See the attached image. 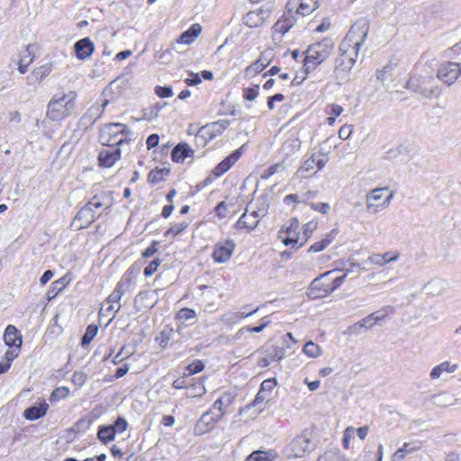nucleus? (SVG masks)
Masks as SVG:
<instances>
[{"mask_svg": "<svg viewBox=\"0 0 461 461\" xmlns=\"http://www.w3.org/2000/svg\"><path fill=\"white\" fill-rule=\"evenodd\" d=\"M294 3L288 1L285 5L284 14L277 19V21L271 27V36L274 41L280 42L283 37L287 33L296 22L295 15L294 14Z\"/></svg>", "mask_w": 461, "mask_h": 461, "instance_id": "7", "label": "nucleus"}, {"mask_svg": "<svg viewBox=\"0 0 461 461\" xmlns=\"http://www.w3.org/2000/svg\"><path fill=\"white\" fill-rule=\"evenodd\" d=\"M243 148H240L233 150L229 156H227L224 159H222L220 163H218L210 174L204 178L203 185H209L213 183L217 178L223 176L226 172H228L241 158L243 154Z\"/></svg>", "mask_w": 461, "mask_h": 461, "instance_id": "8", "label": "nucleus"}, {"mask_svg": "<svg viewBox=\"0 0 461 461\" xmlns=\"http://www.w3.org/2000/svg\"><path fill=\"white\" fill-rule=\"evenodd\" d=\"M194 155V150L185 142L178 143L171 152V159L175 163H182Z\"/></svg>", "mask_w": 461, "mask_h": 461, "instance_id": "28", "label": "nucleus"}, {"mask_svg": "<svg viewBox=\"0 0 461 461\" xmlns=\"http://www.w3.org/2000/svg\"><path fill=\"white\" fill-rule=\"evenodd\" d=\"M122 158L120 147L111 146L102 149L98 152V166L103 168H110Z\"/></svg>", "mask_w": 461, "mask_h": 461, "instance_id": "19", "label": "nucleus"}, {"mask_svg": "<svg viewBox=\"0 0 461 461\" xmlns=\"http://www.w3.org/2000/svg\"><path fill=\"white\" fill-rule=\"evenodd\" d=\"M33 61V56L30 51L27 50L26 54L20 59L18 63V70L24 74L28 70L29 65Z\"/></svg>", "mask_w": 461, "mask_h": 461, "instance_id": "52", "label": "nucleus"}, {"mask_svg": "<svg viewBox=\"0 0 461 461\" xmlns=\"http://www.w3.org/2000/svg\"><path fill=\"white\" fill-rule=\"evenodd\" d=\"M319 222L317 220L313 219L304 223L302 227L303 232L301 233L302 243L303 246L308 242L310 238L312 236L314 231L317 230Z\"/></svg>", "mask_w": 461, "mask_h": 461, "instance_id": "38", "label": "nucleus"}, {"mask_svg": "<svg viewBox=\"0 0 461 461\" xmlns=\"http://www.w3.org/2000/svg\"><path fill=\"white\" fill-rule=\"evenodd\" d=\"M303 352L312 358L318 357L322 353L321 347L313 341L306 342L303 348Z\"/></svg>", "mask_w": 461, "mask_h": 461, "instance_id": "42", "label": "nucleus"}, {"mask_svg": "<svg viewBox=\"0 0 461 461\" xmlns=\"http://www.w3.org/2000/svg\"><path fill=\"white\" fill-rule=\"evenodd\" d=\"M400 258L399 251H388L384 254L375 253L369 256L368 261L376 267H384L387 263L396 261Z\"/></svg>", "mask_w": 461, "mask_h": 461, "instance_id": "26", "label": "nucleus"}, {"mask_svg": "<svg viewBox=\"0 0 461 461\" xmlns=\"http://www.w3.org/2000/svg\"><path fill=\"white\" fill-rule=\"evenodd\" d=\"M385 318L384 313L373 312L369 314L368 316L365 317L359 321V325L361 327H372L374 326L377 321L383 320Z\"/></svg>", "mask_w": 461, "mask_h": 461, "instance_id": "43", "label": "nucleus"}, {"mask_svg": "<svg viewBox=\"0 0 461 461\" xmlns=\"http://www.w3.org/2000/svg\"><path fill=\"white\" fill-rule=\"evenodd\" d=\"M155 94L160 98H168L173 95V90L171 86H160L155 87Z\"/></svg>", "mask_w": 461, "mask_h": 461, "instance_id": "60", "label": "nucleus"}, {"mask_svg": "<svg viewBox=\"0 0 461 461\" xmlns=\"http://www.w3.org/2000/svg\"><path fill=\"white\" fill-rule=\"evenodd\" d=\"M221 419L222 412H215L212 410L205 411L194 426V434L200 436L209 432Z\"/></svg>", "mask_w": 461, "mask_h": 461, "instance_id": "17", "label": "nucleus"}, {"mask_svg": "<svg viewBox=\"0 0 461 461\" xmlns=\"http://www.w3.org/2000/svg\"><path fill=\"white\" fill-rule=\"evenodd\" d=\"M259 85H252L242 89V97L245 101H254L259 95Z\"/></svg>", "mask_w": 461, "mask_h": 461, "instance_id": "44", "label": "nucleus"}, {"mask_svg": "<svg viewBox=\"0 0 461 461\" xmlns=\"http://www.w3.org/2000/svg\"><path fill=\"white\" fill-rule=\"evenodd\" d=\"M129 423L123 417H118L111 425L99 426L97 430V438L103 444H108L114 440L116 434L123 433L127 430Z\"/></svg>", "mask_w": 461, "mask_h": 461, "instance_id": "12", "label": "nucleus"}, {"mask_svg": "<svg viewBox=\"0 0 461 461\" xmlns=\"http://www.w3.org/2000/svg\"><path fill=\"white\" fill-rule=\"evenodd\" d=\"M294 9V14L306 16L312 14L317 8L316 0H299L297 6Z\"/></svg>", "mask_w": 461, "mask_h": 461, "instance_id": "37", "label": "nucleus"}, {"mask_svg": "<svg viewBox=\"0 0 461 461\" xmlns=\"http://www.w3.org/2000/svg\"><path fill=\"white\" fill-rule=\"evenodd\" d=\"M196 317V312L194 310L187 307H184L180 309L175 316L176 321H186L191 319H194Z\"/></svg>", "mask_w": 461, "mask_h": 461, "instance_id": "45", "label": "nucleus"}, {"mask_svg": "<svg viewBox=\"0 0 461 461\" xmlns=\"http://www.w3.org/2000/svg\"><path fill=\"white\" fill-rule=\"evenodd\" d=\"M135 271L132 267H129L122 276L119 282L116 284L113 291L104 300L105 303H114L121 305L120 301L126 291L130 289L133 283Z\"/></svg>", "mask_w": 461, "mask_h": 461, "instance_id": "13", "label": "nucleus"}, {"mask_svg": "<svg viewBox=\"0 0 461 461\" xmlns=\"http://www.w3.org/2000/svg\"><path fill=\"white\" fill-rule=\"evenodd\" d=\"M435 81L432 76L421 77L419 75H411L406 82V88L420 92L426 97L438 96L441 90L438 86H430Z\"/></svg>", "mask_w": 461, "mask_h": 461, "instance_id": "9", "label": "nucleus"}, {"mask_svg": "<svg viewBox=\"0 0 461 461\" xmlns=\"http://www.w3.org/2000/svg\"><path fill=\"white\" fill-rule=\"evenodd\" d=\"M76 98L77 93L74 91L53 96L48 104L47 117L56 122L66 119L74 110Z\"/></svg>", "mask_w": 461, "mask_h": 461, "instance_id": "4", "label": "nucleus"}, {"mask_svg": "<svg viewBox=\"0 0 461 461\" xmlns=\"http://www.w3.org/2000/svg\"><path fill=\"white\" fill-rule=\"evenodd\" d=\"M336 270L327 271L311 283L307 294L311 299H321L331 294L339 288L347 278V274L335 276Z\"/></svg>", "mask_w": 461, "mask_h": 461, "instance_id": "1", "label": "nucleus"}, {"mask_svg": "<svg viewBox=\"0 0 461 461\" xmlns=\"http://www.w3.org/2000/svg\"><path fill=\"white\" fill-rule=\"evenodd\" d=\"M460 75L461 65L450 61L442 63L437 72V77L448 86L452 85Z\"/></svg>", "mask_w": 461, "mask_h": 461, "instance_id": "18", "label": "nucleus"}, {"mask_svg": "<svg viewBox=\"0 0 461 461\" xmlns=\"http://www.w3.org/2000/svg\"><path fill=\"white\" fill-rule=\"evenodd\" d=\"M338 234V230L333 229L329 233H327L322 239L315 241L308 248L309 253H318L323 251L327 249L335 240L336 235Z\"/></svg>", "mask_w": 461, "mask_h": 461, "instance_id": "29", "label": "nucleus"}, {"mask_svg": "<svg viewBox=\"0 0 461 461\" xmlns=\"http://www.w3.org/2000/svg\"><path fill=\"white\" fill-rule=\"evenodd\" d=\"M269 63L270 61L267 58L260 56L255 62L246 68V77H255L256 75L262 72L269 65Z\"/></svg>", "mask_w": 461, "mask_h": 461, "instance_id": "34", "label": "nucleus"}, {"mask_svg": "<svg viewBox=\"0 0 461 461\" xmlns=\"http://www.w3.org/2000/svg\"><path fill=\"white\" fill-rule=\"evenodd\" d=\"M234 396L230 393H222L212 404L210 410L215 412H222V417L226 414L227 409L232 404Z\"/></svg>", "mask_w": 461, "mask_h": 461, "instance_id": "31", "label": "nucleus"}, {"mask_svg": "<svg viewBox=\"0 0 461 461\" xmlns=\"http://www.w3.org/2000/svg\"><path fill=\"white\" fill-rule=\"evenodd\" d=\"M189 226V223L185 221L177 222H172L167 230L163 233V236L167 239H176L177 236L184 233Z\"/></svg>", "mask_w": 461, "mask_h": 461, "instance_id": "35", "label": "nucleus"}, {"mask_svg": "<svg viewBox=\"0 0 461 461\" xmlns=\"http://www.w3.org/2000/svg\"><path fill=\"white\" fill-rule=\"evenodd\" d=\"M85 206L87 209H90L92 212L97 213V211L102 209L104 206V203L100 196L95 195Z\"/></svg>", "mask_w": 461, "mask_h": 461, "instance_id": "51", "label": "nucleus"}, {"mask_svg": "<svg viewBox=\"0 0 461 461\" xmlns=\"http://www.w3.org/2000/svg\"><path fill=\"white\" fill-rule=\"evenodd\" d=\"M4 341L6 346L22 347L23 337L14 325H7L4 333Z\"/></svg>", "mask_w": 461, "mask_h": 461, "instance_id": "27", "label": "nucleus"}, {"mask_svg": "<svg viewBox=\"0 0 461 461\" xmlns=\"http://www.w3.org/2000/svg\"><path fill=\"white\" fill-rule=\"evenodd\" d=\"M231 203L227 201L220 202L214 208L215 215L218 219L222 220L229 216L230 214V207Z\"/></svg>", "mask_w": 461, "mask_h": 461, "instance_id": "47", "label": "nucleus"}, {"mask_svg": "<svg viewBox=\"0 0 461 461\" xmlns=\"http://www.w3.org/2000/svg\"><path fill=\"white\" fill-rule=\"evenodd\" d=\"M276 385L277 381L276 378H267L261 383L260 388L265 392L272 393Z\"/></svg>", "mask_w": 461, "mask_h": 461, "instance_id": "61", "label": "nucleus"}, {"mask_svg": "<svg viewBox=\"0 0 461 461\" xmlns=\"http://www.w3.org/2000/svg\"><path fill=\"white\" fill-rule=\"evenodd\" d=\"M230 126L228 120H218L201 127L194 135V144L198 149L205 148L212 140L221 136Z\"/></svg>", "mask_w": 461, "mask_h": 461, "instance_id": "5", "label": "nucleus"}, {"mask_svg": "<svg viewBox=\"0 0 461 461\" xmlns=\"http://www.w3.org/2000/svg\"><path fill=\"white\" fill-rule=\"evenodd\" d=\"M161 264V259L155 258L152 261H150L148 266L144 268L143 274L146 277L151 276L153 274H155L159 266Z\"/></svg>", "mask_w": 461, "mask_h": 461, "instance_id": "54", "label": "nucleus"}, {"mask_svg": "<svg viewBox=\"0 0 461 461\" xmlns=\"http://www.w3.org/2000/svg\"><path fill=\"white\" fill-rule=\"evenodd\" d=\"M393 195V192L389 191L387 187L375 188L366 195V206L369 210L376 212L389 204Z\"/></svg>", "mask_w": 461, "mask_h": 461, "instance_id": "14", "label": "nucleus"}, {"mask_svg": "<svg viewBox=\"0 0 461 461\" xmlns=\"http://www.w3.org/2000/svg\"><path fill=\"white\" fill-rule=\"evenodd\" d=\"M312 438L306 431L296 436L289 444L291 456L294 457H303L310 450Z\"/></svg>", "mask_w": 461, "mask_h": 461, "instance_id": "20", "label": "nucleus"}, {"mask_svg": "<svg viewBox=\"0 0 461 461\" xmlns=\"http://www.w3.org/2000/svg\"><path fill=\"white\" fill-rule=\"evenodd\" d=\"M344 112V108L338 104H329L324 109V113L327 114L325 120L326 124L333 126L336 122V118L339 117Z\"/></svg>", "mask_w": 461, "mask_h": 461, "instance_id": "36", "label": "nucleus"}, {"mask_svg": "<svg viewBox=\"0 0 461 461\" xmlns=\"http://www.w3.org/2000/svg\"><path fill=\"white\" fill-rule=\"evenodd\" d=\"M259 221L260 218L258 212H249L246 210L235 222L234 227L237 230H243L247 232H250L258 225Z\"/></svg>", "mask_w": 461, "mask_h": 461, "instance_id": "21", "label": "nucleus"}, {"mask_svg": "<svg viewBox=\"0 0 461 461\" xmlns=\"http://www.w3.org/2000/svg\"><path fill=\"white\" fill-rule=\"evenodd\" d=\"M236 249V243L230 239L217 241L212 249V258L217 264H224L230 260Z\"/></svg>", "mask_w": 461, "mask_h": 461, "instance_id": "15", "label": "nucleus"}, {"mask_svg": "<svg viewBox=\"0 0 461 461\" xmlns=\"http://www.w3.org/2000/svg\"><path fill=\"white\" fill-rule=\"evenodd\" d=\"M74 49L77 58L85 60L94 53L95 45L89 38H84L75 43Z\"/></svg>", "mask_w": 461, "mask_h": 461, "instance_id": "24", "label": "nucleus"}, {"mask_svg": "<svg viewBox=\"0 0 461 461\" xmlns=\"http://www.w3.org/2000/svg\"><path fill=\"white\" fill-rule=\"evenodd\" d=\"M278 240L285 246L294 249L303 247L301 237V227L296 217L290 218L277 232Z\"/></svg>", "mask_w": 461, "mask_h": 461, "instance_id": "6", "label": "nucleus"}, {"mask_svg": "<svg viewBox=\"0 0 461 461\" xmlns=\"http://www.w3.org/2000/svg\"><path fill=\"white\" fill-rule=\"evenodd\" d=\"M352 132H353V125L344 124L339 130V132H338L339 138L343 140H346L349 139Z\"/></svg>", "mask_w": 461, "mask_h": 461, "instance_id": "62", "label": "nucleus"}, {"mask_svg": "<svg viewBox=\"0 0 461 461\" xmlns=\"http://www.w3.org/2000/svg\"><path fill=\"white\" fill-rule=\"evenodd\" d=\"M52 71V66L50 64L41 65L32 70V76L36 82L43 81Z\"/></svg>", "mask_w": 461, "mask_h": 461, "instance_id": "40", "label": "nucleus"}, {"mask_svg": "<svg viewBox=\"0 0 461 461\" xmlns=\"http://www.w3.org/2000/svg\"><path fill=\"white\" fill-rule=\"evenodd\" d=\"M278 456L275 449L255 450L246 457L245 461H276Z\"/></svg>", "mask_w": 461, "mask_h": 461, "instance_id": "32", "label": "nucleus"}, {"mask_svg": "<svg viewBox=\"0 0 461 461\" xmlns=\"http://www.w3.org/2000/svg\"><path fill=\"white\" fill-rule=\"evenodd\" d=\"M159 241L153 240L150 245L141 252V257L148 258L156 254L158 250Z\"/></svg>", "mask_w": 461, "mask_h": 461, "instance_id": "59", "label": "nucleus"}, {"mask_svg": "<svg viewBox=\"0 0 461 461\" xmlns=\"http://www.w3.org/2000/svg\"><path fill=\"white\" fill-rule=\"evenodd\" d=\"M203 27L200 23H193L188 30L182 32L176 40L177 44H192L202 33Z\"/></svg>", "mask_w": 461, "mask_h": 461, "instance_id": "25", "label": "nucleus"}, {"mask_svg": "<svg viewBox=\"0 0 461 461\" xmlns=\"http://www.w3.org/2000/svg\"><path fill=\"white\" fill-rule=\"evenodd\" d=\"M176 195V190L175 188L170 189L166 194V200L168 202V204H166L162 207L160 216L163 219H167L172 214L175 206L173 204L174 197Z\"/></svg>", "mask_w": 461, "mask_h": 461, "instance_id": "39", "label": "nucleus"}, {"mask_svg": "<svg viewBox=\"0 0 461 461\" xmlns=\"http://www.w3.org/2000/svg\"><path fill=\"white\" fill-rule=\"evenodd\" d=\"M22 347L8 346L5 353V361L12 365L13 361L20 355Z\"/></svg>", "mask_w": 461, "mask_h": 461, "instance_id": "53", "label": "nucleus"}, {"mask_svg": "<svg viewBox=\"0 0 461 461\" xmlns=\"http://www.w3.org/2000/svg\"><path fill=\"white\" fill-rule=\"evenodd\" d=\"M170 174V169L167 167H158L151 169L148 174V182L150 185H157L167 180Z\"/></svg>", "mask_w": 461, "mask_h": 461, "instance_id": "33", "label": "nucleus"}, {"mask_svg": "<svg viewBox=\"0 0 461 461\" xmlns=\"http://www.w3.org/2000/svg\"><path fill=\"white\" fill-rule=\"evenodd\" d=\"M269 401L265 399L263 396H261L260 394L257 393V395H256L255 399L253 400V402L249 403V404H247L245 407H243L240 410V412H242L244 411H247V410H249L252 407H255L257 409V412L260 413V412H262L264 411V409L266 407V404Z\"/></svg>", "mask_w": 461, "mask_h": 461, "instance_id": "41", "label": "nucleus"}, {"mask_svg": "<svg viewBox=\"0 0 461 461\" xmlns=\"http://www.w3.org/2000/svg\"><path fill=\"white\" fill-rule=\"evenodd\" d=\"M368 32V26L366 23H355L347 32L340 44L356 49L359 51L365 42Z\"/></svg>", "mask_w": 461, "mask_h": 461, "instance_id": "10", "label": "nucleus"}, {"mask_svg": "<svg viewBox=\"0 0 461 461\" xmlns=\"http://www.w3.org/2000/svg\"><path fill=\"white\" fill-rule=\"evenodd\" d=\"M98 332V326L95 324H90L87 326L86 332L82 338L81 344L82 346H87L91 343L94 338L96 336Z\"/></svg>", "mask_w": 461, "mask_h": 461, "instance_id": "46", "label": "nucleus"}, {"mask_svg": "<svg viewBox=\"0 0 461 461\" xmlns=\"http://www.w3.org/2000/svg\"><path fill=\"white\" fill-rule=\"evenodd\" d=\"M309 207L321 214H328L330 211V205L328 203H312Z\"/></svg>", "mask_w": 461, "mask_h": 461, "instance_id": "57", "label": "nucleus"}, {"mask_svg": "<svg viewBox=\"0 0 461 461\" xmlns=\"http://www.w3.org/2000/svg\"><path fill=\"white\" fill-rule=\"evenodd\" d=\"M339 56L335 61V68L337 71L349 72L357 61L358 50L348 46L343 48V44L339 45Z\"/></svg>", "mask_w": 461, "mask_h": 461, "instance_id": "16", "label": "nucleus"}, {"mask_svg": "<svg viewBox=\"0 0 461 461\" xmlns=\"http://www.w3.org/2000/svg\"><path fill=\"white\" fill-rule=\"evenodd\" d=\"M355 435V429L351 426H348L345 429L343 432V438H342V444L345 449L349 448V444L351 438H353Z\"/></svg>", "mask_w": 461, "mask_h": 461, "instance_id": "58", "label": "nucleus"}, {"mask_svg": "<svg viewBox=\"0 0 461 461\" xmlns=\"http://www.w3.org/2000/svg\"><path fill=\"white\" fill-rule=\"evenodd\" d=\"M189 77L185 78V83L189 86H194L201 84L202 77L198 73L190 72Z\"/></svg>", "mask_w": 461, "mask_h": 461, "instance_id": "63", "label": "nucleus"}, {"mask_svg": "<svg viewBox=\"0 0 461 461\" xmlns=\"http://www.w3.org/2000/svg\"><path fill=\"white\" fill-rule=\"evenodd\" d=\"M73 274L71 272L66 273L62 277L51 283V285L47 293L49 300L54 299L60 294L66 287L72 282Z\"/></svg>", "mask_w": 461, "mask_h": 461, "instance_id": "22", "label": "nucleus"}, {"mask_svg": "<svg viewBox=\"0 0 461 461\" xmlns=\"http://www.w3.org/2000/svg\"><path fill=\"white\" fill-rule=\"evenodd\" d=\"M121 309V305H116L114 303H105V302H104L101 309H100V313L103 314V315H113V317L114 316V314L119 312V310Z\"/></svg>", "mask_w": 461, "mask_h": 461, "instance_id": "56", "label": "nucleus"}, {"mask_svg": "<svg viewBox=\"0 0 461 461\" xmlns=\"http://www.w3.org/2000/svg\"><path fill=\"white\" fill-rule=\"evenodd\" d=\"M69 388L67 386H59L52 391L50 396V402H58L61 399H65L69 395Z\"/></svg>", "mask_w": 461, "mask_h": 461, "instance_id": "48", "label": "nucleus"}, {"mask_svg": "<svg viewBox=\"0 0 461 461\" xmlns=\"http://www.w3.org/2000/svg\"><path fill=\"white\" fill-rule=\"evenodd\" d=\"M203 369H204L203 362L200 359H195L185 367L186 374H185V375H193L202 372Z\"/></svg>", "mask_w": 461, "mask_h": 461, "instance_id": "50", "label": "nucleus"}, {"mask_svg": "<svg viewBox=\"0 0 461 461\" xmlns=\"http://www.w3.org/2000/svg\"><path fill=\"white\" fill-rule=\"evenodd\" d=\"M172 330H163L159 332V335L156 338V340L159 344L161 348H165L171 338Z\"/></svg>", "mask_w": 461, "mask_h": 461, "instance_id": "55", "label": "nucleus"}, {"mask_svg": "<svg viewBox=\"0 0 461 461\" xmlns=\"http://www.w3.org/2000/svg\"><path fill=\"white\" fill-rule=\"evenodd\" d=\"M131 131L128 125L121 122L104 124L100 131L98 140L104 147H121L131 142Z\"/></svg>", "mask_w": 461, "mask_h": 461, "instance_id": "3", "label": "nucleus"}, {"mask_svg": "<svg viewBox=\"0 0 461 461\" xmlns=\"http://www.w3.org/2000/svg\"><path fill=\"white\" fill-rule=\"evenodd\" d=\"M327 162L328 158L325 155L314 153L303 161L302 166L297 169L296 176L301 179L309 178L321 170Z\"/></svg>", "mask_w": 461, "mask_h": 461, "instance_id": "11", "label": "nucleus"}, {"mask_svg": "<svg viewBox=\"0 0 461 461\" xmlns=\"http://www.w3.org/2000/svg\"><path fill=\"white\" fill-rule=\"evenodd\" d=\"M285 348L279 346H272L268 351V357L272 361H280L285 357Z\"/></svg>", "mask_w": 461, "mask_h": 461, "instance_id": "49", "label": "nucleus"}, {"mask_svg": "<svg viewBox=\"0 0 461 461\" xmlns=\"http://www.w3.org/2000/svg\"><path fill=\"white\" fill-rule=\"evenodd\" d=\"M159 142V136L157 133L150 134L146 140L147 149L150 150L151 149L157 147Z\"/></svg>", "mask_w": 461, "mask_h": 461, "instance_id": "64", "label": "nucleus"}, {"mask_svg": "<svg viewBox=\"0 0 461 461\" xmlns=\"http://www.w3.org/2000/svg\"><path fill=\"white\" fill-rule=\"evenodd\" d=\"M49 404L43 401L39 405L31 406L24 410L23 416L28 420H36L46 415L49 410Z\"/></svg>", "mask_w": 461, "mask_h": 461, "instance_id": "30", "label": "nucleus"}, {"mask_svg": "<svg viewBox=\"0 0 461 461\" xmlns=\"http://www.w3.org/2000/svg\"><path fill=\"white\" fill-rule=\"evenodd\" d=\"M334 50V44L330 39H323L311 44L304 51L303 59V69L305 74L315 70L321 64L327 60Z\"/></svg>", "mask_w": 461, "mask_h": 461, "instance_id": "2", "label": "nucleus"}, {"mask_svg": "<svg viewBox=\"0 0 461 461\" xmlns=\"http://www.w3.org/2000/svg\"><path fill=\"white\" fill-rule=\"evenodd\" d=\"M97 216V213L92 212L90 209L84 206L77 213L74 218L73 224L79 230L85 229L93 223L96 220Z\"/></svg>", "mask_w": 461, "mask_h": 461, "instance_id": "23", "label": "nucleus"}]
</instances>
